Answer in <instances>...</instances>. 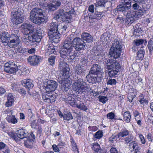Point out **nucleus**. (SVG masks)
<instances>
[{"label":"nucleus","instance_id":"nucleus-1","mask_svg":"<svg viewBox=\"0 0 153 153\" xmlns=\"http://www.w3.org/2000/svg\"><path fill=\"white\" fill-rule=\"evenodd\" d=\"M85 45L82 39L78 37L74 38L73 35L68 36L65 39L64 45L60 51L61 57L65 61L74 59L75 57L74 48L79 51L83 49Z\"/></svg>","mask_w":153,"mask_h":153},{"label":"nucleus","instance_id":"nucleus-2","mask_svg":"<svg viewBox=\"0 0 153 153\" xmlns=\"http://www.w3.org/2000/svg\"><path fill=\"white\" fill-rule=\"evenodd\" d=\"M121 51L122 48L112 47L110 48L109 55L114 59H108L105 61L106 68L108 69V75L110 77L115 76L119 71L120 66L115 59L120 57Z\"/></svg>","mask_w":153,"mask_h":153},{"label":"nucleus","instance_id":"nucleus-3","mask_svg":"<svg viewBox=\"0 0 153 153\" xmlns=\"http://www.w3.org/2000/svg\"><path fill=\"white\" fill-rule=\"evenodd\" d=\"M59 68L62 76L61 79L59 81L60 88L63 91H66L69 89L71 84V81L68 78L69 68L68 65L64 61H60L59 62Z\"/></svg>","mask_w":153,"mask_h":153},{"label":"nucleus","instance_id":"nucleus-4","mask_svg":"<svg viewBox=\"0 0 153 153\" xmlns=\"http://www.w3.org/2000/svg\"><path fill=\"white\" fill-rule=\"evenodd\" d=\"M74 11L70 4H68L64 9H60L56 13L54 19L63 22H69L74 16Z\"/></svg>","mask_w":153,"mask_h":153},{"label":"nucleus","instance_id":"nucleus-5","mask_svg":"<svg viewBox=\"0 0 153 153\" xmlns=\"http://www.w3.org/2000/svg\"><path fill=\"white\" fill-rule=\"evenodd\" d=\"M72 88L74 91L78 94H91L93 92L89 85L80 78L78 79L74 82Z\"/></svg>","mask_w":153,"mask_h":153},{"label":"nucleus","instance_id":"nucleus-6","mask_svg":"<svg viewBox=\"0 0 153 153\" xmlns=\"http://www.w3.org/2000/svg\"><path fill=\"white\" fill-rule=\"evenodd\" d=\"M102 69L100 66L97 64H94L88 74L86 76V78L89 79V80L91 82L96 83L101 81L102 77Z\"/></svg>","mask_w":153,"mask_h":153},{"label":"nucleus","instance_id":"nucleus-7","mask_svg":"<svg viewBox=\"0 0 153 153\" xmlns=\"http://www.w3.org/2000/svg\"><path fill=\"white\" fill-rule=\"evenodd\" d=\"M43 10L39 8L33 9L30 12V19L33 23L39 25L45 22L47 18L44 14Z\"/></svg>","mask_w":153,"mask_h":153},{"label":"nucleus","instance_id":"nucleus-8","mask_svg":"<svg viewBox=\"0 0 153 153\" xmlns=\"http://www.w3.org/2000/svg\"><path fill=\"white\" fill-rule=\"evenodd\" d=\"M27 132L25 129L22 128L18 130L16 133H11L9 135L14 140L18 143H19L20 140L25 139L27 136Z\"/></svg>","mask_w":153,"mask_h":153},{"label":"nucleus","instance_id":"nucleus-9","mask_svg":"<svg viewBox=\"0 0 153 153\" xmlns=\"http://www.w3.org/2000/svg\"><path fill=\"white\" fill-rule=\"evenodd\" d=\"M131 0H122L121 4L117 6L118 10L123 12L125 15H128L131 7Z\"/></svg>","mask_w":153,"mask_h":153},{"label":"nucleus","instance_id":"nucleus-10","mask_svg":"<svg viewBox=\"0 0 153 153\" xmlns=\"http://www.w3.org/2000/svg\"><path fill=\"white\" fill-rule=\"evenodd\" d=\"M4 70V71L7 73L13 74H15L16 72L19 71L17 65L14 63L11 62L5 63Z\"/></svg>","mask_w":153,"mask_h":153},{"label":"nucleus","instance_id":"nucleus-11","mask_svg":"<svg viewBox=\"0 0 153 153\" xmlns=\"http://www.w3.org/2000/svg\"><path fill=\"white\" fill-rule=\"evenodd\" d=\"M138 3H135L132 5L133 8L134 10H138L136 11L134 14V17L136 18H139L144 14L146 13L147 8L142 5H140L138 4Z\"/></svg>","mask_w":153,"mask_h":153},{"label":"nucleus","instance_id":"nucleus-12","mask_svg":"<svg viewBox=\"0 0 153 153\" xmlns=\"http://www.w3.org/2000/svg\"><path fill=\"white\" fill-rule=\"evenodd\" d=\"M21 28L25 30V31L26 30L27 32H25V34L30 36L32 34H34L36 32V27L34 25L23 23L22 25Z\"/></svg>","mask_w":153,"mask_h":153},{"label":"nucleus","instance_id":"nucleus-13","mask_svg":"<svg viewBox=\"0 0 153 153\" xmlns=\"http://www.w3.org/2000/svg\"><path fill=\"white\" fill-rule=\"evenodd\" d=\"M11 14V21L13 24L17 25L22 22L23 18L20 11L18 10L13 11Z\"/></svg>","mask_w":153,"mask_h":153},{"label":"nucleus","instance_id":"nucleus-14","mask_svg":"<svg viewBox=\"0 0 153 153\" xmlns=\"http://www.w3.org/2000/svg\"><path fill=\"white\" fill-rule=\"evenodd\" d=\"M42 60L41 57L38 56H29L27 58L28 62L31 66H37Z\"/></svg>","mask_w":153,"mask_h":153},{"label":"nucleus","instance_id":"nucleus-15","mask_svg":"<svg viewBox=\"0 0 153 153\" xmlns=\"http://www.w3.org/2000/svg\"><path fill=\"white\" fill-rule=\"evenodd\" d=\"M45 87L46 91L50 92L54 91L57 86V83L53 80H48Z\"/></svg>","mask_w":153,"mask_h":153},{"label":"nucleus","instance_id":"nucleus-16","mask_svg":"<svg viewBox=\"0 0 153 153\" xmlns=\"http://www.w3.org/2000/svg\"><path fill=\"white\" fill-rule=\"evenodd\" d=\"M60 33L58 32H54L51 33V32L48 33L49 39L51 40L52 42L58 43L60 40L59 37Z\"/></svg>","mask_w":153,"mask_h":153},{"label":"nucleus","instance_id":"nucleus-17","mask_svg":"<svg viewBox=\"0 0 153 153\" xmlns=\"http://www.w3.org/2000/svg\"><path fill=\"white\" fill-rule=\"evenodd\" d=\"M91 146L94 153H107L102 150L100 145L97 143H94L91 145Z\"/></svg>","mask_w":153,"mask_h":153},{"label":"nucleus","instance_id":"nucleus-18","mask_svg":"<svg viewBox=\"0 0 153 153\" xmlns=\"http://www.w3.org/2000/svg\"><path fill=\"white\" fill-rule=\"evenodd\" d=\"M10 34L8 32H5L0 33V39L3 43L8 44L9 41Z\"/></svg>","mask_w":153,"mask_h":153},{"label":"nucleus","instance_id":"nucleus-19","mask_svg":"<svg viewBox=\"0 0 153 153\" xmlns=\"http://www.w3.org/2000/svg\"><path fill=\"white\" fill-rule=\"evenodd\" d=\"M32 80L30 79H24L21 82L22 85L28 89L31 88L33 86Z\"/></svg>","mask_w":153,"mask_h":153},{"label":"nucleus","instance_id":"nucleus-20","mask_svg":"<svg viewBox=\"0 0 153 153\" xmlns=\"http://www.w3.org/2000/svg\"><path fill=\"white\" fill-rule=\"evenodd\" d=\"M59 25L56 22H52L51 23L50 27L48 28V33L50 32L51 33L58 32Z\"/></svg>","mask_w":153,"mask_h":153},{"label":"nucleus","instance_id":"nucleus-21","mask_svg":"<svg viewBox=\"0 0 153 153\" xmlns=\"http://www.w3.org/2000/svg\"><path fill=\"white\" fill-rule=\"evenodd\" d=\"M61 4V2L59 0H54L52 3H50V10L53 11L56 9Z\"/></svg>","mask_w":153,"mask_h":153},{"label":"nucleus","instance_id":"nucleus-22","mask_svg":"<svg viewBox=\"0 0 153 153\" xmlns=\"http://www.w3.org/2000/svg\"><path fill=\"white\" fill-rule=\"evenodd\" d=\"M82 38L88 42H90L93 41V37L89 33L84 32L81 35Z\"/></svg>","mask_w":153,"mask_h":153},{"label":"nucleus","instance_id":"nucleus-23","mask_svg":"<svg viewBox=\"0 0 153 153\" xmlns=\"http://www.w3.org/2000/svg\"><path fill=\"white\" fill-rule=\"evenodd\" d=\"M86 69L85 68H83L79 65H77L75 68V73L79 75L84 73Z\"/></svg>","mask_w":153,"mask_h":153},{"label":"nucleus","instance_id":"nucleus-24","mask_svg":"<svg viewBox=\"0 0 153 153\" xmlns=\"http://www.w3.org/2000/svg\"><path fill=\"white\" fill-rule=\"evenodd\" d=\"M6 120L9 123L15 124L17 123V119L14 115H8L6 117Z\"/></svg>","mask_w":153,"mask_h":153},{"label":"nucleus","instance_id":"nucleus-25","mask_svg":"<svg viewBox=\"0 0 153 153\" xmlns=\"http://www.w3.org/2000/svg\"><path fill=\"white\" fill-rule=\"evenodd\" d=\"M21 44L20 42V40H17L14 41L13 40L10 41L8 42V44L9 47L10 48H14L15 49L18 47L19 45Z\"/></svg>","mask_w":153,"mask_h":153},{"label":"nucleus","instance_id":"nucleus-26","mask_svg":"<svg viewBox=\"0 0 153 153\" xmlns=\"http://www.w3.org/2000/svg\"><path fill=\"white\" fill-rule=\"evenodd\" d=\"M24 145L26 147L28 148H32L33 141L32 139H30L29 137H27L24 139Z\"/></svg>","mask_w":153,"mask_h":153},{"label":"nucleus","instance_id":"nucleus-27","mask_svg":"<svg viewBox=\"0 0 153 153\" xmlns=\"http://www.w3.org/2000/svg\"><path fill=\"white\" fill-rule=\"evenodd\" d=\"M93 15H91L89 17V22H92V19H96L97 20L100 19L102 16L101 13L100 12H96L92 14Z\"/></svg>","mask_w":153,"mask_h":153},{"label":"nucleus","instance_id":"nucleus-28","mask_svg":"<svg viewBox=\"0 0 153 153\" xmlns=\"http://www.w3.org/2000/svg\"><path fill=\"white\" fill-rule=\"evenodd\" d=\"M32 38H31L30 36L28 35H26L23 38L22 41L25 44L29 46L30 43H31Z\"/></svg>","mask_w":153,"mask_h":153},{"label":"nucleus","instance_id":"nucleus-29","mask_svg":"<svg viewBox=\"0 0 153 153\" xmlns=\"http://www.w3.org/2000/svg\"><path fill=\"white\" fill-rule=\"evenodd\" d=\"M111 47L122 48V46L121 41L118 39H115L113 42Z\"/></svg>","mask_w":153,"mask_h":153},{"label":"nucleus","instance_id":"nucleus-30","mask_svg":"<svg viewBox=\"0 0 153 153\" xmlns=\"http://www.w3.org/2000/svg\"><path fill=\"white\" fill-rule=\"evenodd\" d=\"M31 38H32V42H39L42 37L40 35L37 34L36 33H35L34 34H32L30 36Z\"/></svg>","mask_w":153,"mask_h":153},{"label":"nucleus","instance_id":"nucleus-31","mask_svg":"<svg viewBox=\"0 0 153 153\" xmlns=\"http://www.w3.org/2000/svg\"><path fill=\"white\" fill-rule=\"evenodd\" d=\"M129 133V131L127 130L121 131L117 134V136L119 138H120L128 135Z\"/></svg>","mask_w":153,"mask_h":153},{"label":"nucleus","instance_id":"nucleus-32","mask_svg":"<svg viewBox=\"0 0 153 153\" xmlns=\"http://www.w3.org/2000/svg\"><path fill=\"white\" fill-rule=\"evenodd\" d=\"M130 113L129 111H126L123 114V119L127 123H129L131 120Z\"/></svg>","mask_w":153,"mask_h":153},{"label":"nucleus","instance_id":"nucleus-33","mask_svg":"<svg viewBox=\"0 0 153 153\" xmlns=\"http://www.w3.org/2000/svg\"><path fill=\"white\" fill-rule=\"evenodd\" d=\"M76 99L69 97L68 98V102L72 106L76 107L78 102L76 101Z\"/></svg>","mask_w":153,"mask_h":153},{"label":"nucleus","instance_id":"nucleus-34","mask_svg":"<svg viewBox=\"0 0 153 153\" xmlns=\"http://www.w3.org/2000/svg\"><path fill=\"white\" fill-rule=\"evenodd\" d=\"M76 105V107L84 111H86L88 109L87 106L83 103H81L80 101H79V102H78Z\"/></svg>","mask_w":153,"mask_h":153},{"label":"nucleus","instance_id":"nucleus-35","mask_svg":"<svg viewBox=\"0 0 153 153\" xmlns=\"http://www.w3.org/2000/svg\"><path fill=\"white\" fill-rule=\"evenodd\" d=\"M63 118L64 120L69 121L71 120L72 119L73 117L71 112H65L64 113Z\"/></svg>","mask_w":153,"mask_h":153},{"label":"nucleus","instance_id":"nucleus-36","mask_svg":"<svg viewBox=\"0 0 153 153\" xmlns=\"http://www.w3.org/2000/svg\"><path fill=\"white\" fill-rule=\"evenodd\" d=\"M26 49L25 48H23L22 47L21 43L15 49V51L17 52H19L22 53H24L26 52Z\"/></svg>","mask_w":153,"mask_h":153},{"label":"nucleus","instance_id":"nucleus-37","mask_svg":"<svg viewBox=\"0 0 153 153\" xmlns=\"http://www.w3.org/2000/svg\"><path fill=\"white\" fill-rule=\"evenodd\" d=\"M67 27L65 25H63L62 24H59L58 26V32L59 33H65L64 31H65L66 30Z\"/></svg>","mask_w":153,"mask_h":153},{"label":"nucleus","instance_id":"nucleus-38","mask_svg":"<svg viewBox=\"0 0 153 153\" xmlns=\"http://www.w3.org/2000/svg\"><path fill=\"white\" fill-rule=\"evenodd\" d=\"M138 101L142 104L144 105L148 103V100L144 98L143 94H141L139 96Z\"/></svg>","mask_w":153,"mask_h":153},{"label":"nucleus","instance_id":"nucleus-39","mask_svg":"<svg viewBox=\"0 0 153 153\" xmlns=\"http://www.w3.org/2000/svg\"><path fill=\"white\" fill-rule=\"evenodd\" d=\"M48 52L49 53H54L56 52L54 46L52 44L49 45L48 48Z\"/></svg>","mask_w":153,"mask_h":153},{"label":"nucleus","instance_id":"nucleus-40","mask_svg":"<svg viewBox=\"0 0 153 153\" xmlns=\"http://www.w3.org/2000/svg\"><path fill=\"white\" fill-rule=\"evenodd\" d=\"M40 5L43 8L45 7L46 9H48L50 10V6H49V5H50V3H47L46 1H45L40 2Z\"/></svg>","mask_w":153,"mask_h":153},{"label":"nucleus","instance_id":"nucleus-41","mask_svg":"<svg viewBox=\"0 0 153 153\" xmlns=\"http://www.w3.org/2000/svg\"><path fill=\"white\" fill-rule=\"evenodd\" d=\"M144 51L142 49H140L138 52L137 56L139 59L142 60L144 57Z\"/></svg>","mask_w":153,"mask_h":153},{"label":"nucleus","instance_id":"nucleus-42","mask_svg":"<svg viewBox=\"0 0 153 153\" xmlns=\"http://www.w3.org/2000/svg\"><path fill=\"white\" fill-rule=\"evenodd\" d=\"M103 136V133L101 130H99L97 131L95 134L94 137L97 139L101 138Z\"/></svg>","mask_w":153,"mask_h":153},{"label":"nucleus","instance_id":"nucleus-43","mask_svg":"<svg viewBox=\"0 0 153 153\" xmlns=\"http://www.w3.org/2000/svg\"><path fill=\"white\" fill-rule=\"evenodd\" d=\"M56 56H51L48 59V63L50 65L53 66L55 64Z\"/></svg>","mask_w":153,"mask_h":153},{"label":"nucleus","instance_id":"nucleus-44","mask_svg":"<svg viewBox=\"0 0 153 153\" xmlns=\"http://www.w3.org/2000/svg\"><path fill=\"white\" fill-rule=\"evenodd\" d=\"M16 41L17 40H20L19 37L16 34H12L10 35L9 41L11 40Z\"/></svg>","mask_w":153,"mask_h":153},{"label":"nucleus","instance_id":"nucleus-45","mask_svg":"<svg viewBox=\"0 0 153 153\" xmlns=\"http://www.w3.org/2000/svg\"><path fill=\"white\" fill-rule=\"evenodd\" d=\"M80 61L81 63L79 65H80L81 66L85 68L84 66L87 65L88 61L87 59L85 58H82Z\"/></svg>","mask_w":153,"mask_h":153},{"label":"nucleus","instance_id":"nucleus-46","mask_svg":"<svg viewBox=\"0 0 153 153\" xmlns=\"http://www.w3.org/2000/svg\"><path fill=\"white\" fill-rule=\"evenodd\" d=\"M130 145H132V147L133 149H134L136 152H137V151L139 150V147L137 144L135 142H132L129 144Z\"/></svg>","mask_w":153,"mask_h":153},{"label":"nucleus","instance_id":"nucleus-47","mask_svg":"<svg viewBox=\"0 0 153 153\" xmlns=\"http://www.w3.org/2000/svg\"><path fill=\"white\" fill-rule=\"evenodd\" d=\"M98 98L99 100L103 103H105L108 99L106 97L100 95L99 96Z\"/></svg>","mask_w":153,"mask_h":153},{"label":"nucleus","instance_id":"nucleus-48","mask_svg":"<svg viewBox=\"0 0 153 153\" xmlns=\"http://www.w3.org/2000/svg\"><path fill=\"white\" fill-rule=\"evenodd\" d=\"M143 79L141 78L137 77L136 80V82L137 84L142 88L143 86V83L142 82Z\"/></svg>","mask_w":153,"mask_h":153},{"label":"nucleus","instance_id":"nucleus-49","mask_svg":"<svg viewBox=\"0 0 153 153\" xmlns=\"http://www.w3.org/2000/svg\"><path fill=\"white\" fill-rule=\"evenodd\" d=\"M36 33L38 35H40L41 37H42L44 35V31L40 29V28H38L36 29Z\"/></svg>","mask_w":153,"mask_h":153},{"label":"nucleus","instance_id":"nucleus-50","mask_svg":"<svg viewBox=\"0 0 153 153\" xmlns=\"http://www.w3.org/2000/svg\"><path fill=\"white\" fill-rule=\"evenodd\" d=\"M135 45L138 46L143 44L144 42V40L142 39H137L134 41Z\"/></svg>","mask_w":153,"mask_h":153},{"label":"nucleus","instance_id":"nucleus-51","mask_svg":"<svg viewBox=\"0 0 153 153\" xmlns=\"http://www.w3.org/2000/svg\"><path fill=\"white\" fill-rule=\"evenodd\" d=\"M117 83V81L115 79H111L108 80L107 82V85H115Z\"/></svg>","mask_w":153,"mask_h":153},{"label":"nucleus","instance_id":"nucleus-52","mask_svg":"<svg viewBox=\"0 0 153 153\" xmlns=\"http://www.w3.org/2000/svg\"><path fill=\"white\" fill-rule=\"evenodd\" d=\"M105 3L104 1L103 0H100V1H98L96 3H95V6L97 7H98L100 6L101 7L102 6H104V4H105Z\"/></svg>","mask_w":153,"mask_h":153},{"label":"nucleus","instance_id":"nucleus-53","mask_svg":"<svg viewBox=\"0 0 153 153\" xmlns=\"http://www.w3.org/2000/svg\"><path fill=\"white\" fill-rule=\"evenodd\" d=\"M49 98L48 100V102H50L52 103L54 102L55 101L56 98L54 96H53L51 94L49 95Z\"/></svg>","mask_w":153,"mask_h":153},{"label":"nucleus","instance_id":"nucleus-54","mask_svg":"<svg viewBox=\"0 0 153 153\" xmlns=\"http://www.w3.org/2000/svg\"><path fill=\"white\" fill-rule=\"evenodd\" d=\"M133 138L130 135L129 136L126 137L124 139V140L125 141L126 143L128 144L129 142L131 141L132 140Z\"/></svg>","mask_w":153,"mask_h":153},{"label":"nucleus","instance_id":"nucleus-55","mask_svg":"<svg viewBox=\"0 0 153 153\" xmlns=\"http://www.w3.org/2000/svg\"><path fill=\"white\" fill-rule=\"evenodd\" d=\"M153 42L152 40H150L148 43V44L147 45V47H148V49L150 51V52H151V51H152L153 50Z\"/></svg>","mask_w":153,"mask_h":153},{"label":"nucleus","instance_id":"nucleus-56","mask_svg":"<svg viewBox=\"0 0 153 153\" xmlns=\"http://www.w3.org/2000/svg\"><path fill=\"white\" fill-rule=\"evenodd\" d=\"M108 118L109 120H113L115 117V114L112 112H110L107 114Z\"/></svg>","mask_w":153,"mask_h":153},{"label":"nucleus","instance_id":"nucleus-57","mask_svg":"<svg viewBox=\"0 0 153 153\" xmlns=\"http://www.w3.org/2000/svg\"><path fill=\"white\" fill-rule=\"evenodd\" d=\"M14 112L13 110L11 109L8 108L4 111L5 114L10 115H13Z\"/></svg>","mask_w":153,"mask_h":153},{"label":"nucleus","instance_id":"nucleus-58","mask_svg":"<svg viewBox=\"0 0 153 153\" xmlns=\"http://www.w3.org/2000/svg\"><path fill=\"white\" fill-rule=\"evenodd\" d=\"M52 148L53 149V150L56 152H59L60 151L59 147L58 146L56 145V144H53L52 146Z\"/></svg>","mask_w":153,"mask_h":153},{"label":"nucleus","instance_id":"nucleus-59","mask_svg":"<svg viewBox=\"0 0 153 153\" xmlns=\"http://www.w3.org/2000/svg\"><path fill=\"white\" fill-rule=\"evenodd\" d=\"M7 100L12 101L13 102L14 101V97L12 93H10L8 94L7 96Z\"/></svg>","mask_w":153,"mask_h":153},{"label":"nucleus","instance_id":"nucleus-60","mask_svg":"<svg viewBox=\"0 0 153 153\" xmlns=\"http://www.w3.org/2000/svg\"><path fill=\"white\" fill-rule=\"evenodd\" d=\"M14 102L7 100V101L6 102L5 105L7 107H11L13 104Z\"/></svg>","mask_w":153,"mask_h":153},{"label":"nucleus","instance_id":"nucleus-61","mask_svg":"<svg viewBox=\"0 0 153 153\" xmlns=\"http://www.w3.org/2000/svg\"><path fill=\"white\" fill-rule=\"evenodd\" d=\"M138 135L141 143L143 144H144L146 143V140L144 137L143 135L141 134H139Z\"/></svg>","mask_w":153,"mask_h":153},{"label":"nucleus","instance_id":"nucleus-62","mask_svg":"<svg viewBox=\"0 0 153 153\" xmlns=\"http://www.w3.org/2000/svg\"><path fill=\"white\" fill-rule=\"evenodd\" d=\"M109 141L111 142V143H113V142L116 140L117 138H116V136L114 135H112L111 136L109 137Z\"/></svg>","mask_w":153,"mask_h":153},{"label":"nucleus","instance_id":"nucleus-63","mask_svg":"<svg viewBox=\"0 0 153 153\" xmlns=\"http://www.w3.org/2000/svg\"><path fill=\"white\" fill-rule=\"evenodd\" d=\"M146 137L149 141L152 142L153 140V137L152 134L150 133H148L146 136Z\"/></svg>","mask_w":153,"mask_h":153},{"label":"nucleus","instance_id":"nucleus-64","mask_svg":"<svg viewBox=\"0 0 153 153\" xmlns=\"http://www.w3.org/2000/svg\"><path fill=\"white\" fill-rule=\"evenodd\" d=\"M94 53H95V54H94V56H103L104 55V53L102 51H101V52L100 51L99 52H98L97 51H96Z\"/></svg>","mask_w":153,"mask_h":153}]
</instances>
